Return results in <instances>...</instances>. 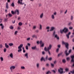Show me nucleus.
Masks as SVG:
<instances>
[{
  "instance_id": "obj_1",
  "label": "nucleus",
  "mask_w": 74,
  "mask_h": 74,
  "mask_svg": "<svg viewBox=\"0 0 74 74\" xmlns=\"http://www.w3.org/2000/svg\"><path fill=\"white\" fill-rule=\"evenodd\" d=\"M51 48H52V45H49V47H47V49L46 47L44 48L45 51H46V52H47V51L49 55H51V52L49 51V50H51Z\"/></svg>"
},
{
  "instance_id": "obj_2",
  "label": "nucleus",
  "mask_w": 74,
  "mask_h": 74,
  "mask_svg": "<svg viewBox=\"0 0 74 74\" xmlns=\"http://www.w3.org/2000/svg\"><path fill=\"white\" fill-rule=\"evenodd\" d=\"M23 47V44H21L18 47V52H22V47Z\"/></svg>"
},
{
  "instance_id": "obj_3",
  "label": "nucleus",
  "mask_w": 74,
  "mask_h": 74,
  "mask_svg": "<svg viewBox=\"0 0 74 74\" xmlns=\"http://www.w3.org/2000/svg\"><path fill=\"white\" fill-rule=\"evenodd\" d=\"M57 13L56 12L53 13V14H52L51 15V18L52 19H55V15H56Z\"/></svg>"
},
{
  "instance_id": "obj_4",
  "label": "nucleus",
  "mask_w": 74,
  "mask_h": 74,
  "mask_svg": "<svg viewBox=\"0 0 74 74\" xmlns=\"http://www.w3.org/2000/svg\"><path fill=\"white\" fill-rule=\"evenodd\" d=\"M62 44H64V45H65V47L67 49H69V48L68 47H69V43L65 42H62Z\"/></svg>"
},
{
  "instance_id": "obj_5",
  "label": "nucleus",
  "mask_w": 74,
  "mask_h": 74,
  "mask_svg": "<svg viewBox=\"0 0 74 74\" xmlns=\"http://www.w3.org/2000/svg\"><path fill=\"white\" fill-rule=\"evenodd\" d=\"M63 69L60 68V69L58 70V71L59 72V73H60L61 74L62 73H63Z\"/></svg>"
},
{
  "instance_id": "obj_6",
  "label": "nucleus",
  "mask_w": 74,
  "mask_h": 74,
  "mask_svg": "<svg viewBox=\"0 0 74 74\" xmlns=\"http://www.w3.org/2000/svg\"><path fill=\"white\" fill-rule=\"evenodd\" d=\"M23 0H20L21 2L20 1V0H18V4H21V5H23L25 4L24 3H22V1Z\"/></svg>"
},
{
  "instance_id": "obj_7",
  "label": "nucleus",
  "mask_w": 74,
  "mask_h": 74,
  "mask_svg": "<svg viewBox=\"0 0 74 74\" xmlns=\"http://www.w3.org/2000/svg\"><path fill=\"white\" fill-rule=\"evenodd\" d=\"M15 69V66H10V69L11 71H12L13 70H14V69Z\"/></svg>"
},
{
  "instance_id": "obj_8",
  "label": "nucleus",
  "mask_w": 74,
  "mask_h": 74,
  "mask_svg": "<svg viewBox=\"0 0 74 74\" xmlns=\"http://www.w3.org/2000/svg\"><path fill=\"white\" fill-rule=\"evenodd\" d=\"M63 30L64 33H67L68 32V29L66 27H65Z\"/></svg>"
},
{
  "instance_id": "obj_9",
  "label": "nucleus",
  "mask_w": 74,
  "mask_h": 74,
  "mask_svg": "<svg viewBox=\"0 0 74 74\" xmlns=\"http://www.w3.org/2000/svg\"><path fill=\"white\" fill-rule=\"evenodd\" d=\"M16 13L17 15H19V10H16L15 11V13L16 14Z\"/></svg>"
},
{
  "instance_id": "obj_10",
  "label": "nucleus",
  "mask_w": 74,
  "mask_h": 74,
  "mask_svg": "<svg viewBox=\"0 0 74 74\" xmlns=\"http://www.w3.org/2000/svg\"><path fill=\"white\" fill-rule=\"evenodd\" d=\"M71 62H74V55L71 56Z\"/></svg>"
},
{
  "instance_id": "obj_11",
  "label": "nucleus",
  "mask_w": 74,
  "mask_h": 74,
  "mask_svg": "<svg viewBox=\"0 0 74 74\" xmlns=\"http://www.w3.org/2000/svg\"><path fill=\"white\" fill-rule=\"evenodd\" d=\"M44 16V13H42L40 15V19H42V18Z\"/></svg>"
},
{
  "instance_id": "obj_12",
  "label": "nucleus",
  "mask_w": 74,
  "mask_h": 74,
  "mask_svg": "<svg viewBox=\"0 0 74 74\" xmlns=\"http://www.w3.org/2000/svg\"><path fill=\"white\" fill-rule=\"evenodd\" d=\"M71 34V32H69L68 34L66 35V36L68 38H69V36Z\"/></svg>"
},
{
  "instance_id": "obj_13",
  "label": "nucleus",
  "mask_w": 74,
  "mask_h": 74,
  "mask_svg": "<svg viewBox=\"0 0 74 74\" xmlns=\"http://www.w3.org/2000/svg\"><path fill=\"white\" fill-rule=\"evenodd\" d=\"M55 29V28L53 27H51V29L50 30V31H53V30Z\"/></svg>"
},
{
  "instance_id": "obj_14",
  "label": "nucleus",
  "mask_w": 74,
  "mask_h": 74,
  "mask_svg": "<svg viewBox=\"0 0 74 74\" xmlns=\"http://www.w3.org/2000/svg\"><path fill=\"white\" fill-rule=\"evenodd\" d=\"M25 56L26 57L27 59L29 58V56H28V53H27L25 54Z\"/></svg>"
},
{
  "instance_id": "obj_15",
  "label": "nucleus",
  "mask_w": 74,
  "mask_h": 74,
  "mask_svg": "<svg viewBox=\"0 0 74 74\" xmlns=\"http://www.w3.org/2000/svg\"><path fill=\"white\" fill-rule=\"evenodd\" d=\"M5 46L6 48H9V46L8 45H7V43H5Z\"/></svg>"
},
{
  "instance_id": "obj_16",
  "label": "nucleus",
  "mask_w": 74,
  "mask_h": 74,
  "mask_svg": "<svg viewBox=\"0 0 74 74\" xmlns=\"http://www.w3.org/2000/svg\"><path fill=\"white\" fill-rule=\"evenodd\" d=\"M65 53L66 54V56H68V55H69V53H67V50H66L65 51Z\"/></svg>"
},
{
  "instance_id": "obj_17",
  "label": "nucleus",
  "mask_w": 74,
  "mask_h": 74,
  "mask_svg": "<svg viewBox=\"0 0 74 74\" xmlns=\"http://www.w3.org/2000/svg\"><path fill=\"white\" fill-rule=\"evenodd\" d=\"M56 38H57L58 40H59V37H58V35L57 34H56L55 36H54Z\"/></svg>"
},
{
  "instance_id": "obj_18",
  "label": "nucleus",
  "mask_w": 74,
  "mask_h": 74,
  "mask_svg": "<svg viewBox=\"0 0 74 74\" xmlns=\"http://www.w3.org/2000/svg\"><path fill=\"white\" fill-rule=\"evenodd\" d=\"M36 66L37 69H38V68L40 67V64L39 63H37L36 64Z\"/></svg>"
},
{
  "instance_id": "obj_19",
  "label": "nucleus",
  "mask_w": 74,
  "mask_h": 74,
  "mask_svg": "<svg viewBox=\"0 0 74 74\" xmlns=\"http://www.w3.org/2000/svg\"><path fill=\"white\" fill-rule=\"evenodd\" d=\"M32 49H34V50H35V49H37V47L36 46L32 47Z\"/></svg>"
},
{
  "instance_id": "obj_20",
  "label": "nucleus",
  "mask_w": 74,
  "mask_h": 74,
  "mask_svg": "<svg viewBox=\"0 0 74 74\" xmlns=\"http://www.w3.org/2000/svg\"><path fill=\"white\" fill-rule=\"evenodd\" d=\"M6 8L7 9H8V8H9V6H8V3H6Z\"/></svg>"
},
{
  "instance_id": "obj_21",
  "label": "nucleus",
  "mask_w": 74,
  "mask_h": 74,
  "mask_svg": "<svg viewBox=\"0 0 74 74\" xmlns=\"http://www.w3.org/2000/svg\"><path fill=\"white\" fill-rule=\"evenodd\" d=\"M21 69L22 70H25V67L23 66H21Z\"/></svg>"
},
{
  "instance_id": "obj_22",
  "label": "nucleus",
  "mask_w": 74,
  "mask_h": 74,
  "mask_svg": "<svg viewBox=\"0 0 74 74\" xmlns=\"http://www.w3.org/2000/svg\"><path fill=\"white\" fill-rule=\"evenodd\" d=\"M0 26H1V28L2 29L4 28V26L3 25V24H2V23H1L0 24Z\"/></svg>"
},
{
  "instance_id": "obj_23",
  "label": "nucleus",
  "mask_w": 74,
  "mask_h": 74,
  "mask_svg": "<svg viewBox=\"0 0 74 74\" xmlns=\"http://www.w3.org/2000/svg\"><path fill=\"white\" fill-rule=\"evenodd\" d=\"M9 45L10 47H12V46L14 45V44L12 43H9Z\"/></svg>"
},
{
  "instance_id": "obj_24",
  "label": "nucleus",
  "mask_w": 74,
  "mask_h": 74,
  "mask_svg": "<svg viewBox=\"0 0 74 74\" xmlns=\"http://www.w3.org/2000/svg\"><path fill=\"white\" fill-rule=\"evenodd\" d=\"M36 27H37V26H34L32 27V29L33 30H35V29H36Z\"/></svg>"
},
{
  "instance_id": "obj_25",
  "label": "nucleus",
  "mask_w": 74,
  "mask_h": 74,
  "mask_svg": "<svg viewBox=\"0 0 74 74\" xmlns=\"http://www.w3.org/2000/svg\"><path fill=\"white\" fill-rule=\"evenodd\" d=\"M10 57L11 58H13V54H12V53H11L10 54Z\"/></svg>"
},
{
  "instance_id": "obj_26",
  "label": "nucleus",
  "mask_w": 74,
  "mask_h": 74,
  "mask_svg": "<svg viewBox=\"0 0 74 74\" xmlns=\"http://www.w3.org/2000/svg\"><path fill=\"white\" fill-rule=\"evenodd\" d=\"M39 29L41 30L42 29V25L41 24L39 25Z\"/></svg>"
},
{
  "instance_id": "obj_27",
  "label": "nucleus",
  "mask_w": 74,
  "mask_h": 74,
  "mask_svg": "<svg viewBox=\"0 0 74 74\" xmlns=\"http://www.w3.org/2000/svg\"><path fill=\"white\" fill-rule=\"evenodd\" d=\"M60 32L61 33V34H62L63 33V32H64V31L63 30V29L62 30V29L60 30Z\"/></svg>"
},
{
  "instance_id": "obj_28",
  "label": "nucleus",
  "mask_w": 74,
  "mask_h": 74,
  "mask_svg": "<svg viewBox=\"0 0 74 74\" xmlns=\"http://www.w3.org/2000/svg\"><path fill=\"white\" fill-rule=\"evenodd\" d=\"M18 25L19 26H22V23L21 22H20L18 23Z\"/></svg>"
},
{
  "instance_id": "obj_29",
  "label": "nucleus",
  "mask_w": 74,
  "mask_h": 74,
  "mask_svg": "<svg viewBox=\"0 0 74 74\" xmlns=\"http://www.w3.org/2000/svg\"><path fill=\"white\" fill-rule=\"evenodd\" d=\"M11 6L13 7H14V6H15V5H14V3H12L11 4Z\"/></svg>"
},
{
  "instance_id": "obj_30",
  "label": "nucleus",
  "mask_w": 74,
  "mask_h": 74,
  "mask_svg": "<svg viewBox=\"0 0 74 74\" xmlns=\"http://www.w3.org/2000/svg\"><path fill=\"white\" fill-rule=\"evenodd\" d=\"M41 61H42V60H44V61H45V59H44V58L42 57L41 59Z\"/></svg>"
},
{
  "instance_id": "obj_31",
  "label": "nucleus",
  "mask_w": 74,
  "mask_h": 74,
  "mask_svg": "<svg viewBox=\"0 0 74 74\" xmlns=\"http://www.w3.org/2000/svg\"><path fill=\"white\" fill-rule=\"evenodd\" d=\"M11 12L12 14L13 15H14V14H15V11L14 12V11H12Z\"/></svg>"
},
{
  "instance_id": "obj_32",
  "label": "nucleus",
  "mask_w": 74,
  "mask_h": 74,
  "mask_svg": "<svg viewBox=\"0 0 74 74\" xmlns=\"http://www.w3.org/2000/svg\"><path fill=\"white\" fill-rule=\"evenodd\" d=\"M43 43H44L42 42V40H40L39 42V43L40 45H41V44H43Z\"/></svg>"
},
{
  "instance_id": "obj_33",
  "label": "nucleus",
  "mask_w": 74,
  "mask_h": 74,
  "mask_svg": "<svg viewBox=\"0 0 74 74\" xmlns=\"http://www.w3.org/2000/svg\"><path fill=\"white\" fill-rule=\"evenodd\" d=\"M8 15L9 16H10V17H12V14H11L10 13H9Z\"/></svg>"
},
{
  "instance_id": "obj_34",
  "label": "nucleus",
  "mask_w": 74,
  "mask_h": 74,
  "mask_svg": "<svg viewBox=\"0 0 74 74\" xmlns=\"http://www.w3.org/2000/svg\"><path fill=\"white\" fill-rule=\"evenodd\" d=\"M72 63H73V64L72 66H71V67H74V62H71Z\"/></svg>"
},
{
  "instance_id": "obj_35",
  "label": "nucleus",
  "mask_w": 74,
  "mask_h": 74,
  "mask_svg": "<svg viewBox=\"0 0 74 74\" xmlns=\"http://www.w3.org/2000/svg\"><path fill=\"white\" fill-rule=\"evenodd\" d=\"M59 48H58L56 50V52L58 53V52H59Z\"/></svg>"
},
{
  "instance_id": "obj_36",
  "label": "nucleus",
  "mask_w": 74,
  "mask_h": 74,
  "mask_svg": "<svg viewBox=\"0 0 74 74\" xmlns=\"http://www.w3.org/2000/svg\"><path fill=\"white\" fill-rule=\"evenodd\" d=\"M71 21H73V16H71Z\"/></svg>"
},
{
  "instance_id": "obj_37",
  "label": "nucleus",
  "mask_w": 74,
  "mask_h": 74,
  "mask_svg": "<svg viewBox=\"0 0 74 74\" xmlns=\"http://www.w3.org/2000/svg\"><path fill=\"white\" fill-rule=\"evenodd\" d=\"M62 62L64 63H66V60H65L64 59L62 60Z\"/></svg>"
},
{
  "instance_id": "obj_38",
  "label": "nucleus",
  "mask_w": 74,
  "mask_h": 74,
  "mask_svg": "<svg viewBox=\"0 0 74 74\" xmlns=\"http://www.w3.org/2000/svg\"><path fill=\"white\" fill-rule=\"evenodd\" d=\"M41 45V47H43L44 46V43H43Z\"/></svg>"
},
{
  "instance_id": "obj_39",
  "label": "nucleus",
  "mask_w": 74,
  "mask_h": 74,
  "mask_svg": "<svg viewBox=\"0 0 74 74\" xmlns=\"http://www.w3.org/2000/svg\"><path fill=\"white\" fill-rule=\"evenodd\" d=\"M51 65L52 67H54V64H53L51 63Z\"/></svg>"
},
{
  "instance_id": "obj_40",
  "label": "nucleus",
  "mask_w": 74,
  "mask_h": 74,
  "mask_svg": "<svg viewBox=\"0 0 74 74\" xmlns=\"http://www.w3.org/2000/svg\"><path fill=\"white\" fill-rule=\"evenodd\" d=\"M70 73H72V74H74V70H73L72 71H71Z\"/></svg>"
},
{
  "instance_id": "obj_41",
  "label": "nucleus",
  "mask_w": 74,
  "mask_h": 74,
  "mask_svg": "<svg viewBox=\"0 0 74 74\" xmlns=\"http://www.w3.org/2000/svg\"><path fill=\"white\" fill-rule=\"evenodd\" d=\"M53 36H55V35H56L55 31L54 32H53Z\"/></svg>"
},
{
  "instance_id": "obj_42",
  "label": "nucleus",
  "mask_w": 74,
  "mask_h": 74,
  "mask_svg": "<svg viewBox=\"0 0 74 74\" xmlns=\"http://www.w3.org/2000/svg\"><path fill=\"white\" fill-rule=\"evenodd\" d=\"M7 50V49H6V48H5L4 49V52H6V51Z\"/></svg>"
},
{
  "instance_id": "obj_43",
  "label": "nucleus",
  "mask_w": 74,
  "mask_h": 74,
  "mask_svg": "<svg viewBox=\"0 0 74 74\" xmlns=\"http://www.w3.org/2000/svg\"><path fill=\"white\" fill-rule=\"evenodd\" d=\"M63 12V10H61L60 11V14H61Z\"/></svg>"
},
{
  "instance_id": "obj_44",
  "label": "nucleus",
  "mask_w": 74,
  "mask_h": 74,
  "mask_svg": "<svg viewBox=\"0 0 74 74\" xmlns=\"http://www.w3.org/2000/svg\"><path fill=\"white\" fill-rule=\"evenodd\" d=\"M12 23L14 24L15 22V20L12 21Z\"/></svg>"
},
{
  "instance_id": "obj_45",
  "label": "nucleus",
  "mask_w": 74,
  "mask_h": 74,
  "mask_svg": "<svg viewBox=\"0 0 74 74\" xmlns=\"http://www.w3.org/2000/svg\"><path fill=\"white\" fill-rule=\"evenodd\" d=\"M0 59L1 61H3V57H1Z\"/></svg>"
},
{
  "instance_id": "obj_46",
  "label": "nucleus",
  "mask_w": 74,
  "mask_h": 74,
  "mask_svg": "<svg viewBox=\"0 0 74 74\" xmlns=\"http://www.w3.org/2000/svg\"><path fill=\"white\" fill-rule=\"evenodd\" d=\"M49 73H51V72L50 71H49L47 73V74H49Z\"/></svg>"
},
{
  "instance_id": "obj_47",
  "label": "nucleus",
  "mask_w": 74,
  "mask_h": 74,
  "mask_svg": "<svg viewBox=\"0 0 74 74\" xmlns=\"http://www.w3.org/2000/svg\"><path fill=\"white\" fill-rule=\"evenodd\" d=\"M48 59L49 60H52V58H50Z\"/></svg>"
},
{
  "instance_id": "obj_48",
  "label": "nucleus",
  "mask_w": 74,
  "mask_h": 74,
  "mask_svg": "<svg viewBox=\"0 0 74 74\" xmlns=\"http://www.w3.org/2000/svg\"><path fill=\"white\" fill-rule=\"evenodd\" d=\"M0 48H3V45L1 44L0 45Z\"/></svg>"
},
{
  "instance_id": "obj_49",
  "label": "nucleus",
  "mask_w": 74,
  "mask_h": 74,
  "mask_svg": "<svg viewBox=\"0 0 74 74\" xmlns=\"http://www.w3.org/2000/svg\"><path fill=\"white\" fill-rule=\"evenodd\" d=\"M36 37V36L35 35H33L32 36V37H33V38H34V37Z\"/></svg>"
},
{
  "instance_id": "obj_50",
  "label": "nucleus",
  "mask_w": 74,
  "mask_h": 74,
  "mask_svg": "<svg viewBox=\"0 0 74 74\" xmlns=\"http://www.w3.org/2000/svg\"><path fill=\"white\" fill-rule=\"evenodd\" d=\"M66 60H70V58L69 57H67L66 58Z\"/></svg>"
},
{
  "instance_id": "obj_51",
  "label": "nucleus",
  "mask_w": 74,
  "mask_h": 74,
  "mask_svg": "<svg viewBox=\"0 0 74 74\" xmlns=\"http://www.w3.org/2000/svg\"><path fill=\"white\" fill-rule=\"evenodd\" d=\"M52 71H53L54 73H56V71H55V70H52Z\"/></svg>"
},
{
  "instance_id": "obj_52",
  "label": "nucleus",
  "mask_w": 74,
  "mask_h": 74,
  "mask_svg": "<svg viewBox=\"0 0 74 74\" xmlns=\"http://www.w3.org/2000/svg\"><path fill=\"white\" fill-rule=\"evenodd\" d=\"M10 29H13V26H11L10 27Z\"/></svg>"
},
{
  "instance_id": "obj_53",
  "label": "nucleus",
  "mask_w": 74,
  "mask_h": 74,
  "mask_svg": "<svg viewBox=\"0 0 74 74\" xmlns=\"http://www.w3.org/2000/svg\"><path fill=\"white\" fill-rule=\"evenodd\" d=\"M50 28V27H47L46 28V29H49Z\"/></svg>"
},
{
  "instance_id": "obj_54",
  "label": "nucleus",
  "mask_w": 74,
  "mask_h": 74,
  "mask_svg": "<svg viewBox=\"0 0 74 74\" xmlns=\"http://www.w3.org/2000/svg\"><path fill=\"white\" fill-rule=\"evenodd\" d=\"M26 49H27V50L29 49V48H28V47L27 46H26Z\"/></svg>"
},
{
  "instance_id": "obj_55",
  "label": "nucleus",
  "mask_w": 74,
  "mask_h": 74,
  "mask_svg": "<svg viewBox=\"0 0 74 74\" xmlns=\"http://www.w3.org/2000/svg\"><path fill=\"white\" fill-rule=\"evenodd\" d=\"M73 27H69V29H71V30H72V29H73Z\"/></svg>"
},
{
  "instance_id": "obj_56",
  "label": "nucleus",
  "mask_w": 74,
  "mask_h": 74,
  "mask_svg": "<svg viewBox=\"0 0 74 74\" xmlns=\"http://www.w3.org/2000/svg\"><path fill=\"white\" fill-rule=\"evenodd\" d=\"M30 38H27V41H29V40H30Z\"/></svg>"
},
{
  "instance_id": "obj_57",
  "label": "nucleus",
  "mask_w": 74,
  "mask_h": 74,
  "mask_svg": "<svg viewBox=\"0 0 74 74\" xmlns=\"http://www.w3.org/2000/svg\"><path fill=\"white\" fill-rule=\"evenodd\" d=\"M36 32V33H38L39 31H38V30H36L35 31Z\"/></svg>"
},
{
  "instance_id": "obj_58",
  "label": "nucleus",
  "mask_w": 74,
  "mask_h": 74,
  "mask_svg": "<svg viewBox=\"0 0 74 74\" xmlns=\"http://www.w3.org/2000/svg\"><path fill=\"white\" fill-rule=\"evenodd\" d=\"M71 22H70L68 24V25H71Z\"/></svg>"
},
{
  "instance_id": "obj_59",
  "label": "nucleus",
  "mask_w": 74,
  "mask_h": 74,
  "mask_svg": "<svg viewBox=\"0 0 74 74\" xmlns=\"http://www.w3.org/2000/svg\"><path fill=\"white\" fill-rule=\"evenodd\" d=\"M18 33V32L17 31H15L14 33V34H17V33Z\"/></svg>"
},
{
  "instance_id": "obj_60",
  "label": "nucleus",
  "mask_w": 74,
  "mask_h": 74,
  "mask_svg": "<svg viewBox=\"0 0 74 74\" xmlns=\"http://www.w3.org/2000/svg\"><path fill=\"white\" fill-rule=\"evenodd\" d=\"M65 70H66V71H68L69 70V69L66 68L65 69Z\"/></svg>"
},
{
  "instance_id": "obj_61",
  "label": "nucleus",
  "mask_w": 74,
  "mask_h": 74,
  "mask_svg": "<svg viewBox=\"0 0 74 74\" xmlns=\"http://www.w3.org/2000/svg\"><path fill=\"white\" fill-rule=\"evenodd\" d=\"M58 48H60V45H58Z\"/></svg>"
},
{
  "instance_id": "obj_62",
  "label": "nucleus",
  "mask_w": 74,
  "mask_h": 74,
  "mask_svg": "<svg viewBox=\"0 0 74 74\" xmlns=\"http://www.w3.org/2000/svg\"><path fill=\"white\" fill-rule=\"evenodd\" d=\"M21 18H20V17H18V20H20Z\"/></svg>"
},
{
  "instance_id": "obj_63",
  "label": "nucleus",
  "mask_w": 74,
  "mask_h": 74,
  "mask_svg": "<svg viewBox=\"0 0 74 74\" xmlns=\"http://www.w3.org/2000/svg\"><path fill=\"white\" fill-rule=\"evenodd\" d=\"M27 46H30V44L29 43H28Z\"/></svg>"
},
{
  "instance_id": "obj_64",
  "label": "nucleus",
  "mask_w": 74,
  "mask_h": 74,
  "mask_svg": "<svg viewBox=\"0 0 74 74\" xmlns=\"http://www.w3.org/2000/svg\"><path fill=\"white\" fill-rule=\"evenodd\" d=\"M39 43H40V42H39V41H37V43L38 44H39Z\"/></svg>"
}]
</instances>
